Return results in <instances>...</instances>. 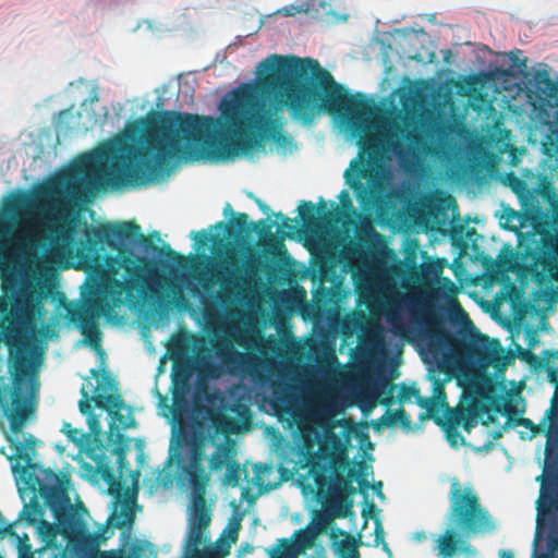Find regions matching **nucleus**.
<instances>
[{
    "instance_id": "f257e3e1",
    "label": "nucleus",
    "mask_w": 558,
    "mask_h": 558,
    "mask_svg": "<svg viewBox=\"0 0 558 558\" xmlns=\"http://www.w3.org/2000/svg\"><path fill=\"white\" fill-rule=\"evenodd\" d=\"M287 108L305 124L315 119V59L270 54L257 66L256 85L234 89L220 106V117L167 110L150 111L133 122L124 137L114 138L95 153L76 159L71 167L40 191L43 209L58 223L49 228V247L41 255L34 238L16 236L23 251L34 257L35 270L43 275L75 255L85 270H104L99 245L117 247L118 241L138 240L145 250H158L135 221L89 228L85 240L75 239L78 216L70 215L66 196L82 182L88 184L105 175L113 185L148 182L158 167L172 159L225 160L248 154L271 140L281 143ZM44 247V245H41Z\"/></svg>"
},
{
    "instance_id": "f03ea898",
    "label": "nucleus",
    "mask_w": 558,
    "mask_h": 558,
    "mask_svg": "<svg viewBox=\"0 0 558 558\" xmlns=\"http://www.w3.org/2000/svg\"><path fill=\"white\" fill-rule=\"evenodd\" d=\"M120 266L125 270L126 280L117 279L113 270L112 276H108L101 284L92 288L90 295L83 304L66 307L68 320L76 325L85 340L94 347H99L100 342V315L110 312L112 305L123 304L125 291L141 289L144 299L147 291L151 296L158 294L150 284V275L154 271L151 262L145 256L123 255L120 258Z\"/></svg>"
},
{
    "instance_id": "7ed1b4c3",
    "label": "nucleus",
    "mask_w": 558,
    "mask_h": 558,
    "mask_svg": "<svg viewBox=\"0 0 558 558\" xmlns=\"http://www.w3.org/2000/svg\"><path fill=\"white\" fill-rule=\"evenodd\" d=\"M303 445L308 452V475L312 476L318 496L337 499L355 492L351 480L344 475L349 460L347 447L333 432H326L318 444V451L312 453L318 440V433L311 426H302Z\"/></svg>"
},
{
    "instance_id": "20e7f679",
    "label": "nucleus",
    "mask_w": 558,
    "mask_h": 558,
    "mask_svg": "<svg viewBox=\"0 0 558 558\" xmlns=\"http://www.w3.org/2000/svg\"><path fill=\"white\" fill-rule=\"evenodd\" d=\"M412 317L426 328L430 348L446 351L457 360L492 363L504 352L499 340L477 330L459 329L451 332L445 329L434 308L425 302L413 310Z\"/></svg>"
},
{
    "instance_id": "39448f33",
    "label": "nucleus",
    "mask_w": 558,
    "mask_h": 558,
    "mask_svg": "<svg viewBox=\"0 0 558 558\" xmlns=\"http://www.w3.org/2000/svg\"><path fill=\"white\" fill-rule=\"evenodd\" d=\"M221 365L211 361V349L207 338L198 335L186 333L172 343V354L181 355L191 348L194 353L193 364L199 377L214 379L222 374V366L229 373H235L239 369L246 371L254 380L264 384L267 379L258 368L259 359L256 355L238 351L232 342L227 338H218L210 341Z\"/></svg>"
},
{
    "instance_id": "423d86ee",
    "label": "nucleus",
    "mask_w": 558,
    "mask_h": 558,
    "mask_svg": "<svg viewBox=\"0 0 558 558\" xmlns=\"http://www.w3.org/2000/svg\"><path fill=\"white\" fill-rule=\"evenodd\" d=\"M549 421L546 433L545 464L541 475L539 494L535 501V523H558V401H553L546 412Z\"/></svg>"
},
{
    "instance_id": "0eeeda50",
    "label": "nucleus",
    "mask_w": 558,
    "mask_h": 558,
    "mask_svg": "<svg viewBox=\"0 0 558 558\" xmlns=\"http://www.w3.org/2000/svg\"><path fill=\"white\" fill-rule=\"evenodd\" d=\"M219 266L222 271L217 274L216 279L222 288L220 298L225 301L241 295L242 292L256 282L262 268V260L259 256L251 255L243 271H235L238 260L234 257V251L228 250L226 258L220 262Z\"/></svg>"
},
{
    "instance_id": "6e6552de",
    "label": "nucleus",
    "mask_w": 558,
    "mask_h": 558,
    "mask_svg": "<svg viewBox=\"0 0 558 558\" xmlns=\"http://www.w3.org/2000/svg\"><path fill=\"white\" fill-rule=\"evenodd\" d=\"M449 501L450 523H493L489 511L472 486H462L458 480H452Z\"/></svg>"
},
{
    "instance_id": "1a4fd4ad",
    "label": "nucleus",
    "mask_w": 558,
    "mask_h": 558,
    "mask_svg": "<svg viewBox=\"0 0 558 558\" xmlns=\"http://www.w3.org/2000/svg\"><path fill=\"white\" fill-rule=\"evenodd\" d=\"M328 525H306L294 532L290 538H280L274 546L266 548L269 558H298L304 554L307 558H327L324 546L317 542Z\"/></svg>"
},
{
    "instance_id": "9d476101",
    "label": "nucleus",
    "mask_w": 558,
    "mask_h": 558,
    "mask_svg": "<svg viewBox=\"0 0 558 558\" xmlns=\"http://www.w3.org/2000/svg\"><path fill=\"white\" fill-rule=\"evenodd\" d=\"M494 532V525H449L442 533L434 537L435 550L440 558H453L456 556L474 557L469 539L475 535H484Z\"/></svg>"
},
{
    "instance_id": "9b49d317",
    "label": "nucleus",
    "mask_w": 558,
    "mask_h": 558,
    "mask_svg": "<svg viewBox=\"0 0 558 558\" xmlns=\"http://www.w3.org/2000/svg\"><path fill=\"white\" fill-rule=\"evenodd\" d=\"M401 138L410 143H417L420 135L415 129L409 130L399 124H395L393 129L388 130L383 138L376 134L366 133L359 140V146L361 153L367 154L368 158L374 160L379 156L384 147L397 155L401 154L403 150Z\"/></svg>"
},
{
    "instance_id": "f8f14e48",
    "label": "nucleus",
    "mask_w": 558,
    "mask_h": 558,
    "mask_svg": "<svg viewBox=\"0 0 558 558\" xmlns=\"http://www.w3.org/2000/svg\"><path fill=\"white\" fill-rule=\"evenodd\" d=\"M226 473L223 475L222 482L226 486L236 487L240 485L241 481L245 482V486L242 488V495L247 496L250 490L254 488H263L264 476L269 473V468L266 464H254L253 476L250 475L248 465L244 464L243 466L236 461V459L232 460L226 466Z\"/></svg>"
},
{
    "instance_id": "ddd939ff",
    "label": "nucleus",
    "mask_w": 558,
    "mask_h": 558,
    "mask_svg": "<svg viewBox=\"0 0 558 558\" xmlns=\"http://www.w3.org/2000/svg\"><path fill=\"white\" fill-rule=\"evenodd\" d=\"M531 558H558V525H536Z\"/></svg>"
},
{
    "instance_id": "4468645a",
    "label": "nucleus",
    "mask_w": 558,
    "mask_h": 558,
    "mask_svg": "<svg viewBox=\"0 0 558 558\" xmlns=\"http://www.w3.org/2000/svg\"><path fill=\"white\" fill-rule=\"evenodd\" d=\"M502 182L518 196L522 208L526 213L534 216L542 214V209L535 199L536 191L530 189L529 184L523 179L510 171L505 174Z\"/></svg>"
},
{
    "instance_id": "2eb2a0df",
    "label": "nucleus",
    "mask_w": 558,
    "mask_h": 558,
    "mask_svg": "<svg viewBox=\"0 0 558 558\" xmlns=\"http://www.w3.org/2000/svg\"><path fill=\"white\" fill-rule=\"evenodd\" d=\"M274 222H268L265 219H260L257 222H252L253 230L263 239L262 246L266 255L272 258L283 259L288 256L287 247L282 239L276 236L271 229Z\"/></svg>"
},
{
    "instance_id": "dca6fc26",
    "label": "nucleus",
    "mask_w": 558,
    "mask_h": 558,
    "mask_svg": "<svg viewBox=\"0 0 558 558\" xmlns=\"http://www.w3.org/2000/svg\"><path fill=\"white\" fill-rule=\"evenodd\" d=\"M95 405L99 409H105L113 418L119 422L123 429L135 426V420L133 416H124L121 414V410L124 408V400L119 393L101 395L96 393L93 396Z\"/></svg>"
},
{
    "instance_id": "f3484780",
    "label": "nucleus",
    "mask_w": 558,
    "mask_h": 558,
    "mask_svg": "<svg viewBox=\"0 0 558 558\" xmlns=\"http://www.w3.org/2000/svg\"><path fill=\"white\" fill-rule=\"evenodd\" d=\"M95 405L99 409H105L113 418L119 422L123 429L135 426V420L133 416H124L121 414V410L124 408V400L119 393L101 395L96 393L93 396Z\"/></svg>"
},
{
    "instance_id": "a211bd4d",
    "label": "nucleus",
    "mask_w": 558,
    "mask_h": 558,
    "mask_svg": "<svg viewBox=\"0 0 558 558\" xmlns=\"http://www.w3.org/2000/svg\"><path fill=\"white\" fill-rule=\"evenodd\" d=\"M329 536L337 558H360L357 546L361 543V536L356 538L339 526H332Z\"/></svg>"
},
{
    "instance_id": "6ab92c4d",
    "label": "nucleus",
    "mask_w": 558,
    "mask_h": 558,
    "mask_svg": "<svg viewBox=\"0 0 558 558\" xmlns=\"http://www.w3.org/2000/svg\"><path fill=\"white\" fill-rule=\"evenodd\" d=\"M531 259L532 272L538 275L537 267L541 266L551 281L558 282V240L543 252L534 253Z\"/></svg>"
},
{
    "instance_id": "aec40b11",
    "label": "nucleus",
    "mask_w": 558,
    "mask_h": 558,
    "mask_svg": "<svg viewBox=\"0 0 558 558\" xmlns=\"http://www.w3.org/2000/svg\"><path fill=\"white\" fill-rule=\"evenodd\" d=\"M300 218L307 229L317 228L320 221H329L332 213L327 209V203L323 197L319 198L318 207L310 201H302L299 205Z\"/></svg>"
},
{
    "instance_id": "412c9836",
    "label": "nucleus",
    "mask_w": 558,
    "mask_h": 558,
    "mask_svg": "<svg viewBox=\"0 0 558 558\" xmlns=\"http://www.w3.org/2000/svg\"><path fill=\"white\" fill-rule=\"evenodd\" d=\"M136 508V499L133 495H126L123 498L117 497L105 523H134Z\"/></svg>"
},
{
    "instance_id": "4be33fe9",
    "label": "nucleus",
    "mask_w": 558,
    "mask_h": 558,
    "mask_svg": "<svg viewBox=\"0 0 558 558\" xmlns=\"http://www.w3.org/2000/svg\"><path fill=\"white\" fill-rule=\"evenodd\" d=\"M211 519L213 504L207 501L206 495H191L189 523H210Z\"/></svg>"
},
{
    "instance_id": "5701e85b",
    "label": "nucleus",
    "mask_w": 558,
    "mask_h": 558,
    "mask_svg": "<svg viewBox=\"0 0 558 558\" xmlns=\"http://www.w3.org/2000/svg\"><path fill=\"white\" fill-rule=\"evenodd\" d=\"M236 450L234 444L226 441L216 446L215 451L209 458L210 471H219L223 466H227L232 460L235 459Z\"/></svg>"
},
{
    "instance_id": "b1692460",
    "label": "nucleus",
    "mask_w": 558,
    "mask_h": 558,
    "mask_svg": "<svg viewBox=\"0 0 558 558\" xmlns=\"http://www.w3.org/2000/svg\"><path fill=\"white\" fill-rule=\"evenodd\" d=\"M367 175V171L361 167L356 170V178L351 180L348 175V171L345 172L347 183L354 191L356 199L361 203V205L366 206L372 203L374 198L373 190L361 181L362 178Z\"/></svg>"
},
{
    "instance_id": "393cba45",
    "label": "nucleus",
    "mask_w": 558,
    "mask_h": 558,
    "mask_svg": "<svg viewBox=\"0 0 558 558\" xmlns=\"http://www.w3.org/2000/svg\"><path fill=\"white\" fill-rule=\"evenodd\" d=\"M532 83L539 95L548 98L558 96V85L551 80L546 69L536 70L533 74Z\"/></svg>"
},
{
    "instance_id": "a878e982",
    "label": "nucleus",
    "mask_w": 558,
    "mask_h": 558,
    "mask_svg": "<svg viewBox=\"0 0 558 558\" xmlns=\"http://www.w3.org/2000/svg\"><path fill=\"white\" fill-rule=\"evenodd\" d=\"M232 219L228 225L223 221H219L216 223L215 228H226L228 235H238V234H248L253 229L252 222H248V215L245 213H236L233 214Z\"/></svg>"
},
{
    "instance_id": "bb28decb",
    "label": "nucleus",
    "mask_w": 558,
    "mask_h": 558,
    "mask_svg": "<svg viewBox=\"0 0 558 558\" xmlns=\"http://www.w3.org/2000/svg\"><path fill=\"white\" fill-rule=\"evenodd\" d=\"M397 424H400L405 428H408L411 424L410 416L403 408L395 411H386V413L377 420L374 426L377 429H380L381 427H392Z\"/></svg>"
},
{
    "instance_id": "cd10ccee",
    "label": "nucleus",
    "mask_w": 558,
    "mask_h": 558,
    "mask_svg": "<svg viewBox=\"0 0 558 558\" xmlns=\"http://www.w3.org/2000/svg\"><path fill=\"white\" fill-rule=\"evenodd\" d=\"M240 527L241 525H227L215 543L214 554L219 555L221 558L228 555L231 544L238 538Z\"/></svg>"
},
{
    "instance_id": "c85d7f7f",
    "label": "nucleus",
    "mask_w": 558,
    "mask_h": 558,
    "mask_svg": "<svg viewBox=\"0 0 558 558\" xmlns=\"http://www.w3.org/2000/svg\"><path fill=\"white\" fill-rule=\"evenodd\" d=\"M191 485V495H206L209 475L203 469H184Z\"/></svg>"
},
{
    "instance_id": "c756f323",
    "label": "nucleus",
    "mask_w": 558,
    "mask_h": 558,
    "mask_svg": "<svg viewBox=\"0 0 558 558\" xmlns=\"http://www.w3.org/2000/svg\"><path fill=\"white\" fill-rule=\"evenodd\" d=\"M347 508L342 509L335 502H324L322 510L315 514L310 523H332L336 518H343Z\"/></svg>"
},
{
    "instance_id": "7c9ffc66",
    "label": "nucleus",
    "mask_w": 558,
    "mask_h": 558,
    "mask_svg": "<svg viewBox=\"0 0 558 558\" xmlns=\"http://www.w3.org/2000/svg\"><path fill=\"white\" fill-rule=\"evenodd\" d=\"M204 525H190L184 555L181 558H198V545L202 541V527Z\"/></svg>"
},
{
    "instance_id": "2f4dec72",
    "label": "nucleus",
    "mask_w": 558,
    "mask_h": 558,
    "mask_svg": "<svg viewBox=\"0 0 558 558\" xmlns=\"http://www.w3.org/2000/svg\"><path fill=\"white\" fill-rule=\"evenodd\" d=\"M97 547V543L92 539L88 544V548L84 558H137L135 555H125L120 550H107L98 553Z\"/></svg>"
},
{
    "instance_id": "473e14b6",
    "label": "nucleus",
    "mask_w": 558,
    "mask_h": 558,
    "mask_svg": "<svg viewBox=\"0 0 558 558\" xmlns=\"http://www.w3.org/2000/svg\"><path fill=\"white\" fill-rule=\"evenodd\" d=\"M464 416H468V410L466 409H450L448 408L445 412V418L444 422L441 418H437L436 422L438 424L442 423V427H458L460 426L461 422L464 420Z\"/></svg>"
},
{
    "instance_id": "72a5a7b5",
    "label": "nucleus",
    "mask_w": 558,
    "mask_h": 558,
    "mask_svg": "<svg viewBox=\"0 0 558 558\" xmlns=\"http://www.w3.org/2000/svg\"><path fill=\"white\" fill-rule=\"evenodd\" d=\"M211 423L217 433L229 434L233 428V420L226 414H216Z\"/></svg>"
},
{
    "instance_id": "f704fd0d",
    "label": "nucleus",
    "mask_w": 558,
    "mask_h": 558,
    "mask_svg": "<svg viewBox=\"0 0 558 558\" xmlns=\"http://www.w3.org/2000/svg\"><path fill=\"white\" fill-rule=\"evenodd\" d=\"M159 253L160 255L165 256L167 259L175 264L178 267L184 268L187 265V258L184 255L171 248L169 244H165L159 250Z\"/></svg>"
},
{
    "instance_id": "c9c22d12",
    "label": "nucleus",
    "mask_w": 558,
    "mask_h": 558,
    "mask_svg": "<svg viewBox=\"0 0 558 558\" xmlns=\"http://www.w3.org/2000/svg\"><path fill=\"white\" fill-rule=\"evenodd\" d=\"M362 518L364 523H367L369 519H372L374 523H380L379 509L374 502L365 501L362 509Z\"/></svg>"
},
{
    "instance_id": "e433bc0d",
    "label": "nucleus",
    "mask_w": 558,
    "mask_h": 558,
    "mask_svg": "<svg viewBox=\"0 0 558 558\" xmlns=\"http://www.w3.org/2000/svg\"><path fill=\"white\" fill-rule=\"evenodd\" d=\"M97 473L100 474L101 478L110 485V489H112V486L117 483V478L114 475L113 470L106 463H98L97 464Z\"/></svg>"
},
{
    "instance_id": "4c0bfd02",
    "label": "nucleus",
    "mask_w": 558,
    "mask_h": 558,
    "mask_svg": "<svg viewBox=\"0 0 558 558\" xmlns=\"http://www.w3.org/2000/svg\"><path fill=\"white\" fill-rule=\"evenodd\" d=\"M203 460H204L203 448L195 446L191 452L190 463L184 469H203L204 468Z\"/></svg>"
},
{
    "instance_id": "58836bf2",
    "label": "nucleus",
    "mask_w": 558,
    "mask_h": 558,
    "mask_svg": "<svg viewBox=\"0 0 558 558\" xmlns=\"http://www.w3.org/2000/svg\"><path fill=\"white\" fill-rule=\"evenodd\" d=\"M320 280L331 281L335 277V265L332 262L322 260L319 265Z\"/></svg>"
},
{
    "instance_id": "ea45409f",
    "label": "nucleus",
    "mask_w": 558,
    "mask_h": 558,
    "mask_svg": "<svg viewBox=\"0 0 558 558\" xmlns=\"http://www.w3.org/2000/svg\"><path fill=\"white\" fill-rule=\"evenodd\" d=\"M373 534H374L373 545L374 546L381 545L383 550H385L389 555V557H391V553L388 548V545L384 541L385 532H384L383 525L376 524L374 527Z\"/></svg>"
},
{
    "instance_id": "a19ab883",
    "label": "nucleus",
    "mask_w": 558,
    "mask_h": 558,
    "mask_svg": "<svg viewBox=\"0 0 558 558\" xmlns=\"http://www.w3.org/2000/svg\"><path fill=\"white\" fill-rule=\"evenodd\" d=\"M172 304L182 311L186 310L189 306V301L180 288L172 290Z\"/></svg>"
},
{
    "instance_id": "79ce46f5",
    "label": "nucleus",
    "mask_w": 558,
    "mask_h": 558,
    "mask_svg": "<svg viewBox=\"0 0 558 558\" xmlns=\"http://www.w3.org/2000/svg\"><path fill=\"white\" fill-rule=\"evenodd\" d=\"M194 241H195V244L198 246V247H204L207 245V243L213 240V236L209 232H207L206 230H201L198 232H192L191 235H190Z\"/></svg>"
},
{
    "instance_id": "37998d69",
    "label": "nucleus",
    "mask_w": 558,
    "mask_h": 558,
    "mask_svg": "<svg viewBox=\"0 0 558 558\" xmlns=\"http://www.w3.org/2000/svg\"><path fill=\"white\" fill-rule=\"evenodd\" d=\"M81 392L83 398L78 402V409L82 414H89L92 412L90 402L94 401L93 397L88 395L84 387L82 388Z\"/></svg>"
},
{
    "instance_id": "c03bdc74",
    "label": "nucleus",
    "mask_w": 558,
    "mask_h": 558,
    "mask_svg": "<svg viewBox=\"0 0 558 558\" xmlns=\"http://www.w3.org/2000/svg\"><path fill=\"white\" fill-rule=\"evenodd\" d=\"M515 426H523L525 428H529L532 432V436H535L539 433V426L534 424V422L526 417H519L514 420L513 423Z\"/></svg>"
},
{
    "instance_id": "a18cd8bd",
    "label": "nucleus",
    "mask_w": 558,
    "mask_h": 558,
    "mask_svg": "<svg viewBox=\"0 0 558 558\" xmlns=\"http://www.w3.org/2000/svg\"><path fill=\"white\" fill-rule=\"evenodd\" d=\"M457 428L458 427H453L452 429L451 427H444L446 432V437L450 445L452 446H456L459 440L461 441V444H464V438L460 435Z\"/></svg>"
},
{
    "instance_id": "49530a36",
    "label": "nucleus",
    "mask_w": 558,
    "mask_h": 558,
    "mask_svg": "<svg viewBox=\"0 0 558 558\" xmlns=\"http://www.w3.org/2000/svg\"><path fill=\"white\" fill-rule=\"evenodd\" d=\"M504 218L506 219V222L504 225L505 229L512 230V231L518 230V228L515 226L510 225L513 219H518L519 218V214L517 211H514L511 208L505 209L504 210Z\"/></svg>"
},
{
    "instance_id": "de8ad7c7",
    "label": "nucleus",
    "mask_w": 558,
    "mask_h": 558,
    "mask_svg": "<svg viewBox=\"0 0 558 558\" xmlns=\"http://www.w3.org/2000/svg\"><path fill=\"white\" fill-rule=\"evenodd\" d=\"M553 136L558 138V131L554 132L551 135H548L547 142L543 143L544 153L549 156H553L554 154L558 153V146L554 143Z\"/></svg>"
},
{
    "instance_id": "09e8293b",
    "label": "nucleus",
    "mask_w": 558,
    "mask_h": 558,
    "mask_svg": "<svg viewBox=\"0 0 558 558\" xmlns=\"http://www.w3.org/2000/svg\"><path fill=\"white\" fill-rule=\"evenodd\" d=\"M434 395L437 400H439L442 404H446V392L444 381L436 379L434 381Z\"/></svg>"
},
{
    "instance_id": "8fccbe9b",
    "label": "nucleus",
    "mask_w": 558,
    "mask_h": 558,
    "mask_svg": "<svg viewBox=\"0 0 558 558\" xmlns=\"http://www.w3.org/2000/svg\"><path fill=\"white\" fill-rule=\"evenodd\" d=\"M416 395H418V389L403 385L400 389L399 397L401 400H407Z\"/></svg>"
},
{
    "instance_id": "3c124183",
    "label": "nucleus",
    "mask_w": 558,
    "mask_h": 558,
    "mask_svg": "<svg viewBox=\"0 0 558 558\" xmlns=\"http://www.w3.org/2000/svg\"><path fill=\"white\" fill-rule=\"evenodd\" d=\"M547 197L553 213L554 223L558 227V201L554 195H548Z\"/></svg>"
},
{
    "instance_id": "603ef678",
    "label": "nucleus",
    "mask_w": 558,
    "mask_h": 558,
    "mask_svg": "<svg viewBox=\"0 0 558 558\" xmlns=\"http://www.w3.org/2000/svg\"><path fill=\"white\" fill-rule=\"evenodd\" d=\"M253 550H254V547L251 544L244 543L238 549L236 557L238 558H245L248 554H252Z\"/></svg>"
},
{
    "instance_id": "864d4df0",
    "label": "nucleus",
    "mask_w": 558,
    "mask_h": 558,
    "mask_svg": "<svg viewBox=\"0 0 558 558\" xmlns=\"http://www.w3.org/2000/svg\"><path fill=\"white\" fill-rule=\"evenodd\" d=\"M464 430L468 433L471 432V429L475 425V418L471 415L470 411L468 410V416H464V420L460 424Z\"/></svg>"
},
{
    "instance_id": "5fc2aeb1",
    "label": "nucleus",
    "mask_w": 558,
    "mask_h": 558,
    "mask_svg": "<svg viewBox=\"0 0 558 558\" xmlns=\"http://www.w3.org/2000/svg\"><path fill=\"white\" fill-rule=\"evenodd\" d=\"M519 53H521L520 50L510 51L509 59L514 65L526 68V59L520 61Z\"/></svg>"
},
{
    "instance_id": "6e6d98bb",
    "label": "nucleus",
    "mask_w": 558,
    "mask_h": 558,
    "mask_svg": "<svg viewBox=\"0 0 558 558\" xmlns=\"http://www.w3.org/2000/svg\"><path fill=\"white\" fill-rule=\"evenodd\" d=\"M62 432H64L69 439L75 441L77 439L78 430L76 428H72L70 423H64L62 427Z\"/></svg>"
},
{
    "instance_id": "4d7b16f0",
    "label": "nucleus",
    "mask_w": 558,
    "mask_h": 558,
    "mask_svg": "<svg viewBox=\"0 0 558 558\" xmlns=\"http://www.w3.org/2000/svg\"><path fill=\"white\" fill-rule=\"evenodd\" d=\"M19 558H35V555L28 545L22 544L19 547Z\"/></svg>"
},
{
    "instance_id": "13d9d810",
    "label": "nucleus",
    "mask_w": 558,
    "mask_h": 558,
    "mask_svg": "<svg viewBox=\"0 0 558 558\" xmlns=\"http://www.w3.org/2000/svg\"><path fill=\"white\" fill-rule=\"evenodd\" d=\"M113 453H116L118 456L119 469H120V471H122L123 464L125 463L124 449L120 448V447H116L113 449Z\"/></svg>"
},
{
    "instance_id": "bf43d9fd",
    "label": "nucleus",
    "mask_w": 558,
    "mask_h": 558,
    "mask_svg": "<svg viewBox=\"0 0 558 558\" xmlns=\"http://www.w3.org/2000/svg\"><path fill=\"white\" fill-rule=\"evenodd\" d=\"M526 336H527V344H529V348L532 349L534 348L537 343H538V340H537V335L534 330H529L526 332Z\"/></svg>"
},
{
    "instance_id": "052dcab7",
    "label": "nucleus",
    "mask_w": 558,
    "mask_h": 558,
    "mask_svg": "<svg viewBox=\"0 0 558 558\" xmlns=\"http://www.w3.org/2000/svg\"><path fill=\"white\" fill-rule=\"evenodd\" d=\"M339 199L343 207H352V202L350 199L349 193L345 190L341 191Z\"/></svg>"
},
{
    "instance_id": "680f3d73",
    "label": "nucleus",
    "mask_w": 558,
    "mask_h": 558,
    "mask_svg": "<svg viewBox=\"0 0 558 558\" xmlns=\"http://www.w3.org/2000/svg\"><path fill=\"white\" fill-rule=\"evenodd\" d=\"M69 117H72V110L71 109H65V110H62V111L59 112V114H58V129H61V124Z\"/></svg>"
},
{
    "instance_id": "e2e57ef3",
    "label": "nucleus",
    "mask_w": 558,
    "mask_h": 558,
    "mask_svg": "<svg viewBox=\"0 0 558 558\" xmlns=\"http://www.w3.org/2000/svg\"><path fill=\"white\" fill-rule=\"evenodd\" d=\"M520 357L527 362H534L537 360L536 355L530 349L523 350L520 354Z\"/></svg>"
},
{
    "instance_id": "0e129e2a",
    "label": "nucleus",
    "mask_w": 558,
    "mask_h": 558,
    "mask_svg": "<svg viewBox=\"0 0 558 558\" xmlns=\"http://www.w3.org/2000/svg\"><path fill=\"white\" fill-rule=\"evenodd\" d=\"M276 216L282 218V226L283 227H286L290 231H294L295 230V226L292 225V219H290L288 217H284L281 213H278Z\"/></svg>"
},
{
    "instance_id": "69168bd1",
    "label": "nucleus",
    "mask_w": 558,
    "mask_h": 558,
    "mask_svg": "<svg viewBox=\"0 0 558 558\" xmlns=\"http://www.w3.org/2000/svg\"><path fill=\"white\" fill-rule=\"evenodd\" d=\"M102 380L106 384V388L109 390L117 389L114 380L110 377L109 374L104 373Z\"/></svg>"
},
{
    "instance_id": "338daca9",
    "label": "nucleus",
    "mask_w": 558,
    "mask_h": 558,
    "mask_svg": "<svg viewBox=\"0 0 558 558\" xmlns=\"http://www.w3.org/2000/svg\"><path fill=\"white\" fill-rule=\"evenodd\" d=\"M405 260L410 268L415 269L417 267L415 253L407 254Z\"/></svg>"
},
{
    "instance_id": "774afa93",
    "label": "nucleus",
    "mask_w": 558,
    "mask_h": 558,
    "mask_svg": "<svg viewBox=\"0 0 558 558\" xmlns=\"http://www.w3.org/2000/svg\"><path fill=\"white\" fill-rule=\"evenodd\" d=\"M548 378H549L550 383L556 384L558 386V369L557 368L549 369Z\"/></svg>"
}]
</instances>
